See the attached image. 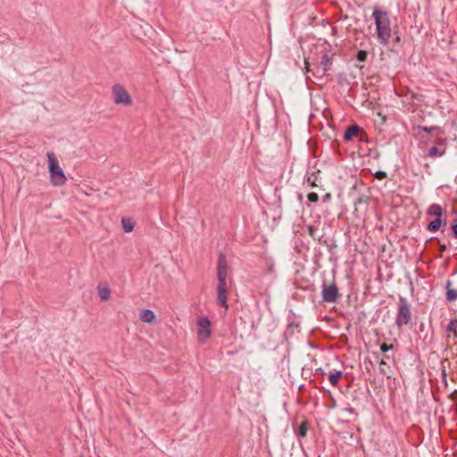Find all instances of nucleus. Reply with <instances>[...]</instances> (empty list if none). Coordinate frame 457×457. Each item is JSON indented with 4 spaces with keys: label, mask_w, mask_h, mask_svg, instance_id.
Returning <instances> with one entry per match:
<instances>
[{
    "label": "nucleus",
    "mask_w": 457,
    "mask_h": 457,
    "mask_svg": "<svg viewBox=\"0 0 457 457\" xmlns=\"http://www.w3.org/2000/svg\"><path fill=\"white\" fill-rule=\"evenodd\" d=\"M121 224H122L123 230L126 233L131 232L135 227V223L133 222V220L130 219H127V218L121 219Z\"/></svg>",
    "instance_id": "obj_22"
},
{
    "label": "nucleus",
    "mask_w": 457,
    "mask_h": 457,
    "mask_svg": "<svg viewBox=\"0 0 457 457\" xmlns=\"http://www.w3.org/2000/svg\"><path fill=\"white\" fill-rule=\"evenodd\" d=\"M343 378V371L338 370L328 374V380L333 386H337L339 380Z\"/></svg>",
    "instance_id": "obj_19"
},
{
    "label": "nucleus",
    "mask_w": 457,
    "mask_h": 457,
    "mask_svg": "<svg viewBox=\"0 0 457 457\" xmlns=\"http://www.w3.org/2000/svg\"><path fill=\"white\" fill-rule=\"evenodd\" d=\"M427 213L428 215L435 216L436 218H442L444 210L439 204H433L428 207Z\"/></svg>",
    "instance_id": "obj_16"
},
{
    "label": "nucleus",
    "mask_w": 457,
    "mask_h": 457,
    "mask_svg": "<svg viewBox=\"0 0 457 457\" xmlns=\"http://www.w3.org/2000/svg\"><path fill=\"white\" fill-rule=\"evenodd\" d=\"M156 319L154 312L149 309H144L140 312V320L146 323H153Z\"/></svg>",
    "instance_id": "obj_14"
},
{
    "label": "nucleus",
    "mask_w": 457,
    "mask_h": 457,
    "mask_svg": "<svg viewBox=\"0 0 457 457\" xmlns=\"http://www.w3.org/2000/svg\"><path fill=\"white\" fill-rule=\"evenodd\" d=\"M435 144H436L435 146H438V147H442V148L446 147V138L442 137H437L435 139Z\"/></svg>",
    "instance_id": "obj_27"
},
{
    "label": "nucleus",
    "mask_w": 457,
    "mask_h": 457,
    "mask_svg": "<svg viewBox=\"0 0 457 457\" xmlns=\"http://www.w3.org/2000/svg\"><path fill=\"white\" fill-rule=\"evenodd\" d=\"M393 348H394V345L392 344L387 345L386 343H383L380 345V350H381V353H387L389 350H392Z\"/></svg>",
    "instance_id": "obj_31"
},
{
    "label": "nucleus",
    "mask_w": 457,
    "mask_h": 457,
    "mask_svg": "<svg viewBox=\"0 0 457 457\" xmlns=\"http://www.w3.org/2000/svg\"><path fill=\"white\" fill-rule=\"evenodd\" d=\"M307 230H308L309 236L313 240L318 241L320 244L326 243V241L322 242V238L324 237V234L323 233H321V234L319 233V229H318L317 227H315L313 225H308L307 226Z\"/></svg>",
    "instance_id": "obj_12"
},
{
    "label": "nucleus",
    "mask_w": 457,
    "mask_h": 457,
    "mask_svg": "<svg viewBox=\"0 0 457 457\" xmlns=\"http://www.w3.org/2000/svg\"><path fill=\"white\" fill-rule=\"evenodd\" d=\"M376 26L377 39L382 46H387L392 37L391 21L389 13L378 7L372 12Z\"/></svg>",
    "instance_id": "obj_1"
},
{
    "label": "nucleus",
    "mask_w": 457,
    "mask_h": 457,
    "mask_svg": "<svg viewBox=\"0 0 457 457\" xmlns=\"http://www.w3.org/2000/svg\"><path fill=\"white\" fill-rule=\"evenodd\" d=\"M314 375L324 377L326 375V371L322 368H318L315 370Z\"/></svg>",
    "instance_id": "obj_35"
},
{
    "label": "nucleus",
    "mask_w": 457,
    "mask_h": 457,
    "mask_svg": "<svg viewBox=\"0 0 457 457\" xmlns=\"http://www.w3.org/2000/svg\"><path fill=\"white\" fill-rule=\"evenodd\" d=\"M308 431V421L304 420L301 422L297 429L295 430V435L298 438H304L307 436Z\"/></svg>",
    "instance_id": "obj_18"
},
{
    "label": "nucleus",
    "mask_w": 457,
    "mask_h": 457,
    "mask_svg": "<svg viewBox=\"0 0 457 457\" xmlns=\"http://www.w3.org/2000/svg\"><path fill=\"white\" fill-rule=\"evenodd\" d=\"M321 296L322 302L324 303H337L338 298L341 296L339 294L338 287L335 281L328 284L326 280H323L321 287Z\"/></svg>",
    "instance_id": "obj_5"
},
{
    "label": "nucleus",
    "mask_w": 457,
    "mask_h": 457,
    "mask_svg": "<svg viewBox=\"0 0 457 457\" xmlns=\"http://www.w3.org/2000/svg\"><path fill=\"white\" fill-rule=\"evenodd\" d=\"M47 157L48 169L52 184L54 186H62L65 184L67 179L62 169L60 167L58 160L52 153H48Z\"/></svg>",
    "instance_id": "obj_3"
},
{
    "label": "nucleus",
    "mask_w": 457,
    "mask_h": 457,
    "mask_svg": "<svg viewBox=\"0 0 457 457\" xmlns=\"http://www.w3.org/2000/svg\"><path fill=\"white\" fill-rule=\"evenodd\" d=\"M337 145V146H338L339 142H337V141H334V142L332 143L333 147H335V145Z\"/></svg>",
    "instance_id": "obj_41"
},
{
    "label": "nucleus",
    "mask_w": 457,
    "mask_h": 457,
    "mask_svg": "<svg viewBox=\"0 0 457 457\" xmlns=\"http://www.w3.org/2000/svg\"><path fill=\"white\" fill-rule=\"evenodd\" d=\"M228 264L226 254L222 252L219 253L217 264V278H227Z\"/></svg>",
    "instance_id": "obj_7"
},
{
    "label": "nucleus",
    "mask_w": 457,
    "mask_h": 457,
    "mask_svg": "<svg viewBox=\"0 0 457 457\" xmlns=\"http://www.w3.org/2000/svg\"><path fill=\"white\" fill-rule=\"evenodd\" d=\"M337 83L341 87H349L350 81L347 79V76L345 72H340L337 75Z\"/></svg>",
    "instance_id": "obj_23"
},
{
    "label": "nucleus",
    "mask_w": 457,
    "mask_h": 457,
    "mask_svg": "<svg viewBox=\"0 0 457 457\" xmlns=\"http://www.w3.org/2000/svg\"><path fill=\"white\" fill-rule=\"evenodd\" d=\"M445 361H446V362H448V363H449V361H448L447 359H445V360L443 361V363H444Z\"/></svg>",
    "instance_id": "obj_44"
},
{
    "label": "nucleus",
    "mask_w": 457,
    "mask_h": 457,
    "mask_svg": "<svg viewBox=\"0 0 457 457\" xmlns=\"http://www.w3.org/2000/svg\"><path fill=\"white\" fill-rule=\"evenodd\" d=\"M345 411L349 412V413H353V414L357 415V413H356V411H355V410L353 408H351V407L345 408Z\"/></svg>",
    "instance_id": "obj_38"
},
{
    "label": "nucleus",
    "mask_w": 457,
    "mask_h": 457,
    "mask_svg": "<svg viewBox=\"0 0 457 457\" xmlns=\"http://www.w3.org/2000/svg\"><path fill=\"white\" fill-rule=\"evenodd\" d=\"M411 305L405 297L400 296L397 313L395 317V324L398 328H402L403 326H407L411 321Z\"/></svg>",
    "instance_id": "obj_2"
},
{
    "label": "nucleus",
    "mask_w": 457,
    "mask_h": 457,
    "mask_svg": "<svg viewBox=\"0 0 457 457\" xmlns=\"http://www.w3.org/2000/svg\"><path fill=\"white\" fill-rule=\"evenodd\" d=\"M442 376H443L444 380L446 381V378H445L446 373H445V369L442 370Z\"/></svg>",
    "instance_id": "obj_39"
},
{
    "label": "nucleus",
    "mask_w": 457,
    "mask_h": 457,
    "mask_svg": "<svg viewBox=\"0 0 457 457\" xmlns=\"http://www.w3.org/2000/svg\"><path fill=\"white\" fill-rule=\"evenodd\" d=\"M451 286H452V281L450 279H448L445 283V288H446L445 297L448 302L453 303L455 300H457V289L451 288Z\"/></svg>",
    "instance_id": "obj_13"
},
{
    "label": "nucleus",
    "mask_w": 457,
    "mask_h": 457,
    "mask_svg": "<svg viewBox=\"0 0 457 457\" xmlns=\"http://www.w3.org/2000/svg\"><path fill=\"white\" fill-rule=\"evenodd\" d=\"M218 286L217 288H227V278H217Z\"/></svg>",
    "instance_id": "obj_33"
},
{
    "label": "nucleus",
    "mask_w": 457,
    "mask_h": 457,
    "mask_svg": "<svg viewBox=\"0 0 457 457\" xmlns=\"http://www.w3.org/2000/svg\"><path fill=\"white\" fill-rule=\"evenodd\" d=\"M307 199L309 202L316 204L319 201V195L315 192H311L307 195Z\"/></svg>",
    "instance_id": "obj_28"
},
{
    "label": "nucleus",
    "mask_w": 457,
    "mask_h": 457,
    "mask_svg": "<svg viewBox=\"0 0 457 457\" xmlns=\"http://www.w3.org/2000/svg\"><path fill=\"white\" fill-rule=\"evenodd\" d=\"M368 58V53L365 50H358L355 54L356 61L360 62H364L367 61Z\"/></svg>",
    "instance_id": "obj_25"
},
{
    "label": "nucleus",
    "mask_w": 457,
    "mask_h": 457,
    "mask_svg": "<svg viewBox=\"0 0 457 457\" xmlns=\"http://www.w3.org/2000/svg\"><path fill=\"white\" fill-rule=\"evenodd\" d=\"M374 177L377 179H384L387 177V174L386 171L384 170H378L374 173Z\"/></svg>",
    "instance_id": "obj_30"
},
{
    "label": "nucleus",
    "mask_w": 457,
    "mask_h": 457,
    "mask_svg": "<svg viewBox=\"0 0 457 457\" xmlns=\"http://www.w3.org/2000/svg\"><path fill=\"white\" fill-rule=\"evenodd\" d=\"M332 56L328 55L327 52H322L320 65L322 67V75H328V71H330L332 66Z\"/></svg>",
    "instance_id": "obj_9"
},
{
    "label": "nucleus",
    "mask_w": 457,
    "mask_h": 457,
    "mask_svg": "<svg viewBox=\"0 0 457 457\" xmlns=\"http://www.w3.org/2000/svg\"><path fill=\"white\" fill-rule=\"evenodd\" d=\"M450 229L453 237L457 239V217L452 221Z\"/></svg>",
    "instance_id": "obj_29"
},
{
    "label": "nucleus",
    "mask_w": 457,
    "mask_h": 457,
    "mask_svg": "<svg viewBox=\"0 0 457 457\" xmlns=\"http://www.w3.org/2000/svg\"><path fill=\"white\" fill-rule=\"evenodd\" d=\"M330 200H331V194L330 193H327L325 195L322 196V202L323 203L329 202Z\"/></svg>",
    "instance_id": "obj_36"
},
{
    "label": "nucleus",
    "mask_w": 457,
    "mask_h": 457,
    "mask_svg": "<svg viewBox=\"0 0 457 457\" xmlns=\"http://www.w3.org/2000/svg\"><path fill=\"white\" fill-rule=\"evenodd\" d=\"M442 225H446V219L443 220L442 218H435V220L428 224L427 229L430 232H436L440 229Z\"/></svg>",
    "instance_id": "obj_11"
},
{
    "label": "nucleus",
    "mask_w": 457,
    "mask_h": 457,
    "mask_svg": "<svg viewBox=\"0 0 457 457\" xmlns=\"http://www.w3.org/2000/svg\"><path fill=\"white\" fill-rule=\"evenodd\" d=\"M305 457H308V455H307V454H305Z\"/></svg>",
    "instance_id": "obj_45"
},
{
    "label": "nucleus",
    "mask_w": 457,
    "mask_h": 457,
    "mask_svg": "<svg viewBox=\"0 0 457 457\" xmlns=\"http://www.w3.org/2000/svg\"><path fill=\"white\" fill-rule=\"evenodd\" d=\"M273 270V264L270 265L268 271L271 272Z\"/></svg>",
    "instance_id": "obj_40"
},
{
    "label": "nucleus",
    "mask_w": 457,
    "mask_h": 457,
    "mask_svg": "<svg viewBox=\"0 0 457 457\" xmlns=\"http://www.w3.org/2000/svg\"><path fill=\"white\" fill-rule=\"evenodd\" d=\"M423 329H424V324H423V323H421V324L420 325V331H423Z\"/></svg>",
    "instance_id": "obj_42"
},
{
    "label": "nucleus",
    "mask_w": 457,
    "mask_h": 457,
    "mask_svg": "<svg viewBox=\"0 0 457 457\" xmlns=\"http://www.w3.org/2000/svg\"><path fill=\"white\" fill-rule=\"evenodd\" d=\"M217 302L218 304L226 309L228 308V287L217 288Z\"/></svg>",
    "instance_id": "obj_10"
},
{
    "label": "nucleus",
    "mask_w": 457,
    "mask_h": 457,
    "mask_svg": "<svg viewBox=\"0 0 457 457\" xmlns=\"http://www.w3.org/2000/svg\"><path fill=\"white\" fill-rule=\"evenodd\" d=\"M197 325L199 327L198 339L204 342L211 336V321L208 317L202 316L197 319Z\"/></svg>",
    "instance_id": "obj_6"
},
{
    "label": "nucleus",
    "mask_w": 457,
    "mask_h": 457,
    "mask_svg": "<svg viewBox=\"0 0 457 457\" xmlns=\"http://www.w3.org/2000/svg\"><path fill=\"white\" fill-rule=\"evenodd\" d=\"M305 64L307 72H312L314 76L322 79L325 75H322V67L320 64H313L314 68L311 67V63L305 59Z\"/></svg>",
    "instance_id": "obj_15"
},
{
    "label": "nucleus",
    "mask_w": 457,
    "mask_h": 457,
    "mask_svg": "<svg viewBox=\"0 0 457 457\" xmlns=\"http://www.w3.org/2000/svg\"><path fill=\"white\" fill-rule=\"evenodd\" d=\"M457 330V320H451L449 324L446 327L447 332L455 333Z\"/></svg>",
    "instance_id": "obj_26"
},
{
    "label": "nucleus",
    "mask_w": 457,
    "mask_h": 457,
    "mask_svg": "<svg viewBox=\"0 0 457 457\" xmlns=\"http://www.w3.org/2000/svg\"><path fill=\"white\" fill-rule=\"evenodd\" d=\"M435 238L432 237L430 239H428V241H432L434 240ZM437 240V244H438V248H439V251L441 253V254L443 253H445L446 250H447V245L445 244H442L437 238H436Z\"/></svg>",
    "instance_id": "obj_32"
},
{
    "label": "nucleus",
    "mask_w": 457,
    "mask_h": 457,
    "mask_svg": "<svg viewBox=\"0 0 457 457\" xmlns=\"http://www.w3.org/2000/svg\"><path fill=\"white\" fill-rule=\"evenodd\" d=\"M395 38H394V42H395V43H399V42H400V40H401V37H400V36L398 35V30H396V31L395 32Z\"/></svg>",
    "instance_id": "obj_37"
},
{
    "label": "nucleus",
    "mask_w": 457,
    "mask_h": 457,
    "mask_svg": "<svg viewBox=\"0 0 457 457\" xmlns=\"http://www.w3.org/2000/svg\"><path fill=\"white\" fill-rule=\"evenodd\" d=\"M446 152V147H438V146H432L429 150H428V155L429 157H438V156H443Z\"/></svg>",
    "instance_id": "obj_20"
},
{
    "label": "nucleus",
    "mask_w": 457,
    "mask_h": 457,
    "mask_svg": "<svg viewBox=\"0 0 457 457\" xmlns=\"http://www.w3.org/2000/svg\"><path fill=\"white\" fill-rule=\"evenodd\" d=\"M113 101L116 104L130 106L133 104L132 98L128 90L120 84H114L112 87Z\"/></svg>",
    "instance_id": "obj_4"
},
{
    "label": "nucleus",
    "mask_w": 457,
    "mask_h": 457,
    "mask_svg": "<svg viewBox=\"0 0 457 457\" xmlns=\"http://www.w3.org/2000/svg\"><path fill=\"white\" fill-rule=\"evenodd\" d=\"M361 130H362V129L356 123H353V124L349 125L346 128V129L345 130L344 140L345 142L352 141L353 139V137L359 136V134L361 133Z\"/></svg>",
    "instance_id": "obj_8"
},
{
    "label": "nucleus",
    "mask_w": 457,
    "mask_h": 457,
    "mask_svg": "<svg viewBox=\"0 0 457 457\" xmlns=\"http://www.w3.org/2000/svg\"><path fill=\"white\" fill-rule=\"evenodd\" d=\"M320 171L318 170V172H307L306 175L304 176V181L307 182L311 187H319V184H318V173H320Z\"/></svg>",
    "instance_id": "obj_17"
},
{
    "label": "nucleus",
    "mask_w": 457,
    "mask_h": 457,
    "mask_svg": "<svg viewBox=\"0 0 457 457\" xmlns=\"http://www.w3.org/2000/svg\"><path fill=\"white\" fill-rule=\"evenodd\" d=\"M98 296L102 301H108L110 299L111 290L108 287L98 286Z\"/></svg>",
    "instance_id": "obj_21"
},
{
    "label": "nucleus",
    "mask_w": 457,
    "mask_h": 457,
    "mask_svg": "<svg viewBox=\"0 0 457 457\" xmlns=\"http://www.w3.org/2000/svg\"><path fill=\"white\" fill-rule=\"evenodd\" d=\"M449 399L453 402H455L457 403V389L453 390L450 395H449Z\"/></svg>",
    "instance_id": "obj_34"
},
{
    "label": "nucleus",
    "mask_w": 457,
    "mask_h": 457,
    "mask_svg": "<svg viewBox=\"0 0 457 457\" xmlns=\"http://www.w3.org/2000/svg\"><path fill=\"white\" fill-rule=\"evenodd\" d=\"M386 361H385L384 360H381V361H379V365H386Z\"/></svg>",
    "instance_id": "obj_43"
},
{
    "label": "nucleus",
    "mask_w": 457,
    "mask_h": 457,
    "mask_svg": "<svg viewBox=\"0 0 457 457\" xmlns=\"http://www.w3.org/2000/svg\"><path fill=\"white\" fill-rule=\"evenodd\" d=\"M418 129H419V130H422L427 133H432L435 131H436L437 133H443V130L441 129V128H439L437 126H435V127L419 126Z\"/></svg>",
    "instance_id": "obj_24"
}]
</instances>
